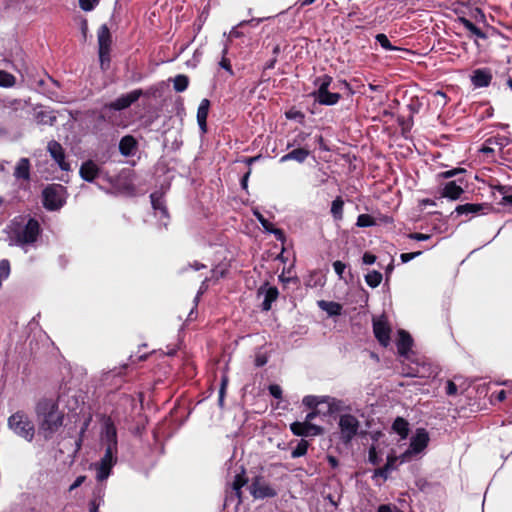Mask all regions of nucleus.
Returning a JSON list of instances; mask_svg holds the SVG:
<instances>
[{
	"label": "nucleus",
	"instance_id": "1",
	"mask_svg": "<svg viewBox=\"0 0 512 512\" xmlns=\"http://www.w3.org/2000/svg\"><path fill=\"white\" fill-rule=\"evenodd\" d=\"M39 424V433L45 440H50L63 426L64 413L59 410L57 401L51 398L40 399L35 406Z\"/></svg>",
	"mask_w": 512,
	"mask_h": 512
},
{
	"label": "nucleus",
	"instance_id": "2",
	"mask_svg": "<svg viewBox=\"0 0 512 512\" xmlns=\"http://www.w3.org/2000/svg\"><path fill=\"white\" fill-rule=\"evenodd\" d=\"M9 246L24 247L34 244L41 233V227L35 218L17 216L13 218L5 228Z\"/></svg>",
	"mask_w": 512,
	"mask_h": 512
},
{
	"label": "nucleus",
	"instance_id": "3",
	"mask_svg": "<svg viewBox=\"0 0 512 512\" xmlns=\"http://www.w3.org/2000/svg\"><path fill=\"white\" fill-rule=\"evenodd\" d=\"M9 428L19 437L31 442L35 435L34 423L23 411H17L8 418Z\"/></svg>",
	"mask_w": 512,
	"mask_h": 512
},
{
	"label": "nucleus",
	"instance_id": "4",
	"mask_svg": "<svg viewBox=\"0 0 512 512\" xmlns=\"http://www.w3.org/2000/svg\"><path fill=\"white\" fill-rule=\"evenodd\" d=\"M66 188L61 184H49L42 191L43 206L49 211H56L65 204Z\"/></svg>",
	"mask_w": 512,
	"mask_h": 512
},
{
	"label": "nucleus",
	"instance_id": "5",
	"mask_svg": "<svg viewBox=\"0 0 512 512\" xmlns=\"http://www.w3.org/2000/svg\"><path fill=\"white\" fill-rule=\"evenodd\" d=\"M98 38V55L100 61V67L102 70H107L110 66V52L112 45V36L109 27L103 24L97 31Z\"/></svg>",
	"mask_w": 512,
	"mask_h": 512
},
{
	"label": "nucleus",
	"instance_id": "6",
	"mask_svg": "<svg viewBox=\"0 0 512 512\" xmlns=\"http://www.w3.org/2000/svg\"><path fill=\"white\" fill-rule=\"evenodd\" d=\"M339 439L344 445H349L359 434L360 422L352 414H342L338 421Z\"/></svg>",
	"mask_w": 512,
	"mask_h": 512
},
{
	"label": "nucleus",
	"instance_id": "7",
	"mask_svg": "<svg viewBox=\"0 0 512 512\" xmlns=\"http://www.w3.org/2000/svg\"><path fill=\"white\" fill-rule=\"evenodd\" d=\"M118 448L105 447V453L96 467V479L99 482L106 480L117 463Z\"/></svg>",
	"mask_w": 512,
	"mask_h": 512
},
{
	"label": "nucleus",
	"instance_id": "8",
	"mask_svg": "<svg viewBox=\"0 0 512 512\" xmlns=\"http://www.w3.org/2000/svg\"><path fill=\"white\" fill-rule=\"evenodd\" d=\"M429 440V434L424 428L417 429L410 440L409 448L401 455V462H404L412 454L421 453L428 446Z\"/></svg>",
	"mask_w": 512,
	"mask_h": 512
},
{
	"label": "nucleus",
	"instance_id": "9",
	"mask_svg": "<svg viewBox=\"0 0 512 512\" xmlns=\"http://www.w3.org/2000/svg\"><path fill=\"white\" fill-rule=\"evenodd\" d=\"M251 495L255 499H265V498H273L277 496V491L268 483L262 481L261 476H256L253 478L252 483L249 487Z\"/></svg>",
	"mask_w": 512,
	"mask_h": 512
},
{
	"label": "nucleus",
	"instance_id": "10",
	"mask_svg": "<svg viewBox=\"0 0 512 512\" xmlns=\"http://www.w3.org/2000/svg\"><path fill=\"white\" fill-rule=\"evenodd\" d=\"M391 327L388 321L383 317L373 320V333L379 344L387 347L391 340Z\"/></svg>",
	"mask_w": 512,
	"mask_h": 512
},
{
	"label": "nucleus",
	"instance_id": "11",
	"mask_svg": "<svg viewBox=\"0 0 512 512\" xmlns=\"http://www.w3.org/2000/svg\"><path fill=\"white\" fill-rule=\"evenodd\" d=\"M47 151L49 152L51 158L58 164L59 168L63 171H70L71 166L68 161H66L65 150L62 145L56 141L51 140L47 144Z\"/></svg>",
	"mask_w": 512,
	"mask_h": 512
},
{
	"label": "nucleus",
	"instance_id": "12",
	"mask_svg": "<svg viewBox=\"0 0 512 512\" xmlns=\"http://www.w3.org/2000/svg\"><path fill=\"white\" fill-rule=\"evenodd\" d=\"M118 112L119 110L111 108L110 103H106L99 111L98 120L114 127L124 126L123 118Z\"/></svg>",
	"mask_w": 512,
	"mask_h": 512
},
{
	"label": "nucleus",
	"instance_id": "13",
	"mask_svg": "<svg viewBox=\"0 0 512 512\" xmlns=\"http://www.w3.org/2000/svg\"><path fill=\"white\" fill-rule=\"evenodd\" d=\"M103 442L106 447L118 448L117 429L111 417L104 418Z\"/></svg>",
	"mask_w": 512,
	"mask_h": 512
},
{
	"label": "nucleus",
	"instance_id": "14",
	"mask_svg": "<svg viewBox=\"0 0 512 512\" xmlns=\"http://www.w3.org/2000/svg\"><path fill=\"white\" fill-rule=\"evenodd\" d=\"M492 206L488 203H466L458 205L451 216L456 213L457 215H470V214H486L487 210H491Z\"/></svg>",
	"mask_w": 512,
	"mask_h": 512
},
{
	"label": "nucleus",
	"instance_id": "15",
	"mask_svg": "<svg viewBox=\"0 0 512 512\" xmlns=\"http://www.w3.org/2000/svg\"><path fill=\"white\" fill-rule=\"evenodd\" d=\"M257 293L258 295L264 294V300L261 305L263 311L271 310L272 303L275 302L279 296L278 288L276 286H269L267 282L258 288Z\"/></svg>",
	"mask_w": 512,
	"mask_h": 512
},
{
	"label": "nucleus",
	"instance_id": "16",
	"mask_svg": "<svg viewBox=\"0 0 512 512\" xmlns=\"http://www.w3.org/2000/svg\"><path fill=\"white\" fill-rule=\"evenodd\" d=\"M140 94V91L132 90L126 94H122L114 101L110 102V106L111 108L119 111L127 109L140 99Z\"/></svg>",
	"mask_w": 512,
	"mask_h": 512
},
{
	"label": "nucleus",
	"instance_id": "17",
	"mask_svg": "<svg viewBox=\"0 0 512 512\" xmlns=\"http://www.w3.org/2000/svg\"><path fill=\"white\" fill-rule=\"evenodd\" d=\"M457 182L462 184L464 180L459 178L458 180L446 182L441 189V196L451 200H458L464 193V189Z\"/></svg>",
	"mask_w": 512,
	"mask_h": 512
},
{
	"label": "nucleus",
	"instance_id": "18",
	"mask_svg": "<svg viewBox=\"0 0 512 512\" xmlns=\"http://www.w3.org/2000/svg\"><path fill=\"white\" fill-rule=\"evenodd\" d=\"M492 78L489 68H478L472 72L471 82L475 88H484L491 84Z\"/></svg>",
	"mask_w": 512,
	"mask_h": 512
},
{
	"label": "nucleus",
	"instance_id": "19",
	"mask_svg": "<svg viewBox=\"0 0 512 512\" xmlns=\"http://www.w3.org/2000/svg\"><path fill=\"white\" fill-rule=\"evenodd\" d=\"M396 346L400 356H407L413 346V338L410 333L404 329H400L398 331Z\"/></svg>",
	"mask_w": 512,
	"mask_h": 512
},
{
	"label": "nucleus",
	"instance_id": "20",
	"mask_svg": "<svg viewBox=\"0 0 512 512\" xmlns=\"http://www.w3.org/2000/svg\"><path fill=\"white\" fill-rule=\"evenodd\" d=\"M315 101L321 105L332 106L339 102L341 95L336 92H330L329 90H316L312 93Z\"/></svg>",
	"mask_w": 512,
	"mask_h": 512
},
{
	"label": "nucleus",
	"instance_id": "21",
	"mask_svg": "<svg viewBox=\"0 0 512 512\" xmlns=\"http://www.w3.org/2000/svg\"><path fill=\"white\" fill-rule=\"evenodd\" d=\"M79 174L83 180L93 182L99 176L100 169L94 161L87 160L82 163Z\"/></svg>",
	"mask_w": 512,
	"mask_h": 512
},
{
	"label": "nucleus",
	"instance_id": "22",
	"mask_svg": "<svg viewBox=\"0 0 512 512\" xmlns=\"http://www.w3.org/2000/svg\"><path fill=\"white\" fill-rule=\"evenodd\" d=\"M323 402L328 404V406H329L328 411L330 413H333L335 410H337V408L335 407V403H336L335 398L326 397L323 399H319V397L312 396V395H308L303 398V404L311 410H316L318 405Z\"/></svg>",
	"mask_w": 512,
	"mask_h": 512
},
{
	"label": "nucleus",
	"instance_id": "23",
	"mask_svg": "<svg viewBox=\"0 0 512 512\" xmlns=\"http://www.w3.org/2000/svg\"><path fill=\"white\" fill-rule=\"evenodd\" d=\"M137 148H138V142L134 136L125 135L120 139L119 152L124 157H129V156L134 155Z\"/></svg>",
	"mask_w": 512,
	"mask_h": 512
},
{
	"label": "nucleus",
	"instance_id": "24",
	"mask_svg": "<svg viewBox=\"0 0 512 512\" xmlns=\"http://www.w3.org/2000/svg\"><path fill=\"white\" fill-rule=\"evenodd\" d=\"M210 101L207 98L201 100L197 109V122L202 133L207 132V117L210 109Z\"/></svg>",
	"mask_w": 512,
	"mask_h": 512
},
{
	"label": "nucleus",
	"instance_id": "25",
	"mask_svg": "<svg viewBox=\"0 0 512 512\" xmlns=\"http://www.w3.org/2000/svg\"><path fill=\"white\" fill-rule=\"evenodd\" d=\"M309 155H310L309 149L300 147V148L294 149V150L288 152L287 154L283 155L280 159V162H287L290 160H294V161H297L298 163H303L308 158Z\"/></svg>",
	"mask_w": 512,
	"mask_h": 512
},
{
	"label": "nucleus",
	"instance_id": "26",
	"mask_svg": "<svg viewBox=\"0 0 512 512\" xmlns=\"http://www.w3.org/2000/svg\"><path fill=\"white\" fill-rule=\"evenodd\" d=\"M150 199H151V205H152L154 210L160 211V213L164 217H168L169 216L168 209H167L166 204H165V199H164L163 192L155 191V192L151 193L150 194Z\"/></svg>",
	"mask_w": 512,
	"mask_h": 512
},
{
	"label": "nucleus",
	"instance_id": "27",
	"mask_svg": "<svg viewBox=\"0 0 512 512\" xmlns=\"http://www.w3.org/2000/svg\"><path fill=\"white\" fill-rule=\"evenodd\" d=\"M318 307L325 311L329 316H339L342 314L343 307L340 303L334 301L320 300Z\"/></svg>",
	"mask_w": 512,
	"mask_h": 512
},
{
	"label": "nucleus",
	"instance_id": "28",
	"mask_svg": "<svg viewBox=\"0 0 512 512\" xmlns=\"http://www.w3.org/2000/svg\"><path fill=\"white\" fill-rule=\"evenodd\" d=\"M14 176L17 179H30V161L27 158H21L16 165Z\"/></svg>",
	"mask_w": 512,
	"mask_h": 512
},
{
	"label": "nucleus",
	"instance_id": "29",
	"mask_svg": "<svg viewBox=\"0 0 512 512\" xmlns=\"http://www.w3.org/2000/svg\"><path fill=\"white\" fill-rule=\"evenodd\" d=\"M392 430L397 433L401 439H406L409 434V423L403 417H397L392 424Z\"/></svg>",
	"mask_w": 512,
	"mask_h": 512
},
{
	"label": "nucleus",
	"instance_id": "30",
	"mask_svg": "<svg viewBox=\"0 0 512 512\" xmlns=\"http://www.w3.org/2000/svg\"><path fill=\"white\" fill-rule=\"evenodd\" d=\"M330 212L335 221H341L343 219L344 200L341 196H337L332 201Z\"/></svg>",
	"mask_w": 512,
	"mask_h": 512
},
{
	"label": "nucleus",
	"instance_id": "31",
	"mask_svg": "<svg viewBox=\"0 0 512 512\" xmlns=\"http://www.w3.org/2000/svg\"><path fill=\"white\" fill-rule=\"evenodd\" d=\"M459 22L473 35L477 36L478 38L485 39L487 36L486 34L477 27L472 21L465 17H459Z\"/></svg>",
	"mask_w": 512,
	"mask_h": 512
},
{
	"label": "nucleus",
	"instance_id": "32",
	"mask_svg": "<svg viewBox=\"0 0 512 512\" xmlns=\"http://www.w3.org/2000/svg\"><path fill=\"white\" fill-rule=\"evenodd\" d=\"M35 120L38 124L53 125L56 117L51 112L40 110L35 113Z\"/></svg>",
	"mask_w": 512,
	"mask_h": 512
},
{
	"label": "nucleus",
	"instance_id": "33",
	"mask_svg": "<svg viewBox=\"0 0 512 512\" xmlns=\"http://www.w3.org/2000/svg\"><path fill=\"white\" fill-rule=\"evenodd\" d=\"M307 426L308 422L295 421L290 424V430L295 436L307 437L309 436Z\"/></svg>",
	"mask_w": 512,
	"mask_h": 512
},
{
	"label": "nucleus",
	"instance_id": "34",
	"mask_svg": "<svg viewBox=\"0 0 512 512\" xmlns=\"http://www.w3.org/2000/svg\"><path fill=\"white\" fill-rule=\"evenodd\" d=\"M173 84L176 92H183L188 88L189 78L187 75L179 74L173 79Z\"/></svg>",
	"mask_w": 512,
	"mask_h": 512
},
{
	"label": "nucleus",
	"instance_id": "35",
	"mask_svg": "<svg viewBox=\"0 0 512 512\" xmlns=\"http://www.w3.org/2000/svg\"><path fill=\"white\" fill-rule=\"evenodd\" d=\"M310 444L307 440L301 439L298 441L297 446L292 450L291 457L299 458L307 454Z\"/></svg>",
	"mask_w": 512,
	"mask_h": 512
},
{
	"label": "nucleus",
	"instance_id": "36",
	"mask_svg": "<svg viewBox=\"0 0 512 512\" xmlns=\"http://www.w3.org/2000/svg\"><path fill=\"white\" fill-rule=\"evenodd\" d=\"M382 274L379 271L373 270L365 275V281L371 288H376L382 281Z\"/></svg>",
	"mask_w": 512,
	"mask_h": 512
},
{
	"label": "nucleus",
	"instance_id": "37",
	"mask_svg": "<svg viewBox=\"0 0 512 512\" xmlns=\"http://www.w3.org/2000/svg\"><path fill=\"white\" fill-rule=\"evenodd\" d=\"M248 477L246 476L245 469L242 468V471L235 475L234 480L232 482V490L242 489L248 483Z\"/></svg>",
	"mask_w": 512,
	"mask_h": 512
},
{
	"label": "nucleus",
	"instance_id": "38",
	"mask_svg": "<svg viewBox=\"0 0 512 512\" xmlns=\"http://www.w3.org/2000/svg\"><path fill=\"white\" fill-rule=\"evenodd\" d=\"M356 225L360 228L372 227L376 225V221L374 217L369 214H360L357 217Z\"/></svg>",
	"mask_w": 512,
	"mask_h": 512
},
{
	"label": "nucleus",
	"instance_id": "39",
	"mask_svg": "<svg viewBox=\"0 0 512 512\" xmlns=\"http://www.w3.org/2000/svg\"><path fill=\"white\" fill-rule=\"evenodd\" d=\"M16 78L11 73L0 70V86L1 87H12L15 84Z\"/></svg>",
	"mask_w": 512,
	"mask_h": 512
},
{
	"label": "nucleus",
	"instance_id": "40",
	"mask_svg": "<svg viewBox=\"0 0 512 512\" xmlns=\"http://www.w3.org/2000/svg\"><path fill=\"white\" fill-rule=\"evenodd\" d=\"M375 39L381 45V47L387 51H394L399 49L398 47L392 45L388 37L383 33L377 34Z\"/></svg>",
	"mask_w": 512,
	"mask_h": 512
},
{
	"label": "nucleus",
	"instance_id": "41",
	"mask_svg": "<svg viewBox=\"0 0 512 512\" xmlns=\"http://www.w3.org/2000/svg\"><path fill=\"white\" fill-rule=\"evenodd\" d=\"M332 81V77L325 74L323 76L317 77L314 81V84L318 86L317 90H329Z\"/></svg>",
	"mask_w": 512,
	"mask_h": 512
},
{
	"label": "nucleus",
	"instance_id": "42",
	"mask_svg": "<svg viewBox=\"0 0 512 512\" xmlns=\"http://www.w3.org/2000/svg\"><path fill=\"white\" fill-rule=\"evenodd\" d=\"M368 461L374 466L379 465L382 461V458L374 445H371L368 450Z\"/></svg>",
	"mask_w": 512,
	"mask_h": 512
},
{
	"label": "nucleus",
	"instance_id": "43",
	"mask_svg": "<svg viewBox=\"0 0 512 512\" xmlns=\"http://www.w3.org/2000/svg\"><path fill=\"white\" fill-rule=\"evenodd\" d=\"M465 172H466V170L464 168L458 167V168H453L451 170L440 172L437 174V177L439 179H450L452 177H455L459 174H463Z\"/></svg>",
	"mask_w": 512,
	"mask_h": 512
},
{
	"label": "nucleus",
	"instance_id": "44",
	"mask_svg": "<svg viewBox=\"0 0 512 512\" xmlns=\"http://www.w3.org/2000/svg\"><path fill=\"white\" fill-rule=\"evenodd\" d=\"M333 268H334L335 273L338 275V277L340 279L344 280L345 282L348 281L347 277L344 275L345 270L347 268L345 263H343L340 260H337V261L333 262Z\"/></svg>",
	"mask_w": 512,
	"mask_h": 512
},
{
	"label": "nucleus",
	"instance_id": "45",
	"mask_svg": "<svg viewBox=\"0 0 512 512\" xmlns=\"http://www.w3.org/2000/svg\"><path fill=\"white\" fill-rule=\"evenodd\" d=\"M227 384H228V378L226 376H224L221 380V385H220V389H219V397H218V404L221 408L224 407V398H225V394H226Z\"/></svg>",
	"mask_w": 512,
	"mask_h": 512
},
{
	"label": "nucleus",
	"instance_id": "46",
	"mask_svg": "<svg viewBox=\"0 0 512 512\" xmlns=\"http://www.w3.org/2000/svg\"><path fill=\"white\" fill-rule=\"evenodd\" d=\"M399 457L396 456L394 454V452L390 453L388 456H387V460H386V463L384 465V467H387V470L389 472L395 470L397 468V461H398ZM400 459H401V456H400Z\"/></svg>",
	"mask_w": 512,
	"mask_h": 512
},
{
	"label": "nucleus",
	"instance_id": "47",
	"mask_svg": "<svg viewBox=\"0 0 512 512\" xmlns=\"http://www.w3.org/2000/svg\"><path fill=\"white\" fill-rule=\"evenodd\" d=\"M398 123L401 126L403 133L410 131L413 126V116L411 115L408 119L398 117Z\"/></svg>",
	"mask_w": 512,
	"mask_h": 512
},
{
	"label": "nucleus",
	"instance_id": "48",
	"mask_svg": "<svg viewBox=\"0 0 512 512\" xmlns=\"http://www.w3.org/2000/svg\"><path fill=\"white\" fill-rule=\"evenodd\" d=\"M10 274V262L7 259L0 261V279L8 278Z\"/></svg>",
	"mask_w": 512,
	"mask_h": 512
},
{
	"label": "nucleus",
	"instance_id": "49",
	"mask_svg": "<svg viewBox=\"0 0 512 512\" xmlns=\"http://www.w3.org/2000/svg\"><path fill=\"white\" fill-rule=\"evenodd\" d=\"M99 3V0H79V6L84 11H91Z\"/></svg>",
	"mask_w": 512,
	"mask_h": 512
},
{
	"label": "nucleus",
	"instance_id": "50",
	"mask_svg": "<svg viewBox=\"0 0 512 512\" xmlns=\"http://www.w3.org/2000/svg\"><path fill=\"white\" fill-rule=\"evenodd\" d=\"M490 187L493 191H498L502 197H505V195H510L509 192L512 190V186L510 185L491 184Z\"/></svg>",
	"mask_w": 512,
	"mask_h": 512
},
{
	"label": "nucleus",
	"instance_id": "51",
	"mask_svg": "<svg viewBox=\"0 0 512 512\" xmlns=\"http://www.w3.org/2000/svg\"><path fill=\"white\" fill-rule=\"evenodd\" d=\"M389 473L390 472L387 470V467H384V466L378 467L374 470L372 478L375 479V478L379 477V478H382L383 481H386L388 479Z\"/></svg>",
	"mask_w": 512,
	"mask_h": 512
},
{
	"label": "nucleus",
	"instance_id": "52",
	"mask_svg": "<svg viewBox=\"0 0 512 512\" xmlns=\"http://www.w3.org/2000/svg\"><path fill=\"white\" fill-rule=\"evenodd\" d=\"M269 393L276 399L282 398V388L278 384H271L268 387Z\"/></svg>",
	"mask_w": 512,
	"mask_h": 512
},
{
	"label": "nucleus",
	"instance_id": "53",
	"mask_svg": "<svg viewBox=\"0 0 512 512\" xmlns=\"http://www.w3.org/2000/svg\"><path fill=\"white\" fill-rule=\"evenodd\" d=\"M134 91H140L141 94H140V98L141 97H147V98H150V97H155L156 96V93L158 91L157 88L151 86L149 87L148 89L146 90H143L141 88H138V89H134Z\"/></svg>",
	"mask_w": 512,
	"mask_h": 512
},
{
	"label": "nucleus",
	"instance_id": "54",
	"mask_svg": "<svg viewBox=\"0 0 512 512\" xmlns=\"http://www.w3.org/2000/svg\"><path fill=\"white\" fill-rule=\"evenodd\" d=\"M307 430L309 432V436H317L323 432L322 427L312 424L311 422H308Z\"/></svg>",
	"mask_w": 512,
	"mask_h": 512
},
{
	"label": "nucleus",
	"instance_id": "55",
	"mask_svg": "<svg viewBox=\"0 0 512 512\" xmlns=\"http://www.w3.org/2000/svg\"><path fill=\"white\" fill-rule=\"evenodd\" d=\"M255 216L267 232L272 228L273 224L269 222L261 213L256 212Z\"/></svg>",
	"mask_w": 512,
	"mask_h": 512
},
{
	"label": "nucleus",
	"instance_id": "56",
	"mask_svg": "<svg viewBox=\"0 0 512 512\" xmlns=\"http://www.w3.org/2000/svg\"><path fill=\"white\" fill-rule=\"evenodd\" d=\"M421 254H422L421 251L410 252V253H402L400 255V258H401V261L403 263H407V262L413 260L414 258L420 256Z\"/></svg>",
	"mask_w": 512,
	"mask_h": 512
},
{
	"label": "nucleus",
	"instance_id": "57",
	"mask_svg": "<svg viewBox=\"0 0 512 512\" xmlns=\"http://www.w3.org/2000/svg\"><path fill=\"white\" fill-rule=\"evenodd\" d=\"M268 232L274 234L275 238L278 241L284 242L286 239L284 231L280 228H275L274 225Z\"/></svg>",
	"mask_w": 512,
	"mask_h": 512
},
{
	"label": "nucleus",
	"instance_id": "58",
	"mask_svg": "<svg viewBox=\"0 0 512 512\" xmlns=\"http://www.w3.org/2000/svg\"><path fill=\"white\" fill-rule=\"evenodd\" d=\"M219 65L221 68L229 72L230 75L234 74L230 60L227 57H225V55L222 57L221 61L219 62Z\"/></svg>",
	"mask_w": 512,
	"mask_h": 512
},
{
	"label": "nucleus",
	"instance_id": "59",
	"mask_svg": "<svg viewBox=\"0 0 512 512\" xmlns=\"http://www.w3.org/2000/svg\"><path fill=\"white\" fill-rule=\"evenodd\" d=\"M457 391V385L452 380H448L446 385V394L449 396H453L457 394Z\"/></svg>",
	"mask_w": 512,
	"mask_h": 512
},
{
	"label": "nucleus",
	"instance_id": "60",
	"mask_svg": "<svg viewBox=\"0 0 512 512\" xmlns=\"http://www.w3.org/2000/svg\"><path fill=\"white\" fill-rule=\"evenodd\" d=\"M85 480H86V476L85 475L78 476L75 479V481L70 485L69 492H72L76 488L80 487L85 482Z\"/></svg>",
	"mask_w": 512,
	"mask_h": 512
},
{
	"label": "nucleus",
	"instance_id": "61",
	"mask_svg": "<svg viewBox=\"0 0 512 512\" xmlns=\"http://www.w3.org/2000/svg\"><path fill=\"white\" fill-rule=\"evenodd\" d=\"M408 237L410 239L417 240V241H426V240L430 239L431 236L429 234L414 232V233H410L408 235Z\"/></svg>",
	"mask_w": 512,
	"mask_h": 512
},
{
	"label": "nucleus",
	"instance_id": "62",
	"mask_svg": "<svg viewBox=\"0 0 512 512\" xmlns=\"http://www.w3.org/2000/svg\"><path fill=\"white\" fill-rule=\"evenodd\" d=\"M362 261L366 265L374 264L376 261V256L370 252H365L363 254Z\"/></svg>",
	"mask_w": 512,
	"mask_h": 512
},
{
	"label": "nucleus",
	"instance_id": "63",
	"mask_svg": "<svg viewBox=\"0 0 512 512\" xmlns=\"http://www.w3.org/2000/svg\"><path fill=\"white\" fill-rule=\"evenodd\" d=\"M100 502L97 499H92L89 502V512H99Z\"/></svg>",
	"mask_w": 512,
	"mask_h": 512
},
{
	"label": "nucleus",
	"instance_id": "64",
	"mask_svg": "<svg viewBox=\"0 0 512 512\" xmlns=\"http://www.w3.org/2000/svg\"><path fill=\"white\" fill-rule=\"evenodd\" d=\"M498 204L502 206H512V194L502 197Z\"/></svg>",
	"mask_w": 512,
	"mask_h": 512
}]
</instances>
